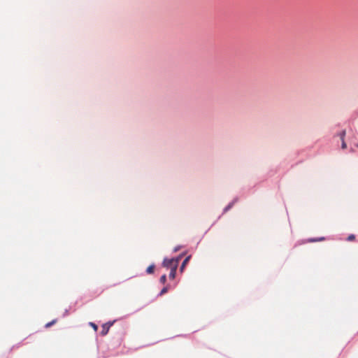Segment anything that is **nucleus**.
Returning a JSON list of instances; mask_svg holds the SVG:
<instances>
[{"label": "nucleus", "instance_id": "6e6552de", "mask_svg": "<svg viewBox=\"0 0 358 358\" xmlns=\"http://www.w3.org/2000/svg\"><path fill=\"white\" fill-rule=\"evenodd\" d=\"M168 289H169V287L166 286V287H164L160 292V294L159 295H163L165 293H166L168 292Z\"/></svg>", "mask_w": 358, "mask_h": 358}, {"label": "nucleus", "instance_id": "ddd939ff", "mask_svg": "<svg viewBox=\"0 0 358 358\" xmlns=\"http://www.w3.org/2000/svg\"><path fill=\"white\" fill-rule=\"evenodd\" d=\"M178 250H179V248H178V247H176V248L174 249V251H175V252H177Z\"/></svg>", "mask_w": 358, "mask_h": 358}, {"label": "nucleus", "instance_id": "4468645a", "mask_svg": "<svg viewBox=\"0 0 358 358\" xmlns=\"http://www.w3.org/2000/svg\"><path fill=\"white\" fill-rule=\"evenodd\" d=\"M357 147H358V144H357Z\"/></svg>", "mask_w": 358, "mask_h": 358}, {"label": "nucleus", "instance_id": "39448f33", "mask_svg": "<svg viewBox=\"0 0 358 358\" xmlns=\"http://www.w3.org/2000/svg\"><path fill=\"white\" fill-rule=\"evenodd\" d=\"M176 270L177 269H172V270H170V273H169V278L170 279H172L173 280L176 277Z\"/></svg>", "mask_w": 358, "mask_h": 358}, {"label": "nucleus", "instance_id": "f257e3e1", "mask_svg": "<svg viewBox=\"0 0 358 358\" xmlns=\"http://www.w3.org/2000/svg\"><path fill=\"white\" fill-rule=\"evenodd\" d=\"M179 258L175 259H166L165 258L163 261L162 265L164 267L172 270V269H177L178 263H179Z\"/></svg>", "mask_w": 358, "mask_h": 358}, {"label": "nucleus", "instance_id": "0eeeda50", "mask_svg": "<svg viewBox=\"0 0 358 358\" xmlns=\"http://www.w3.org/2000/svg\"><path fill=\"white\" fill-rule=\"evenodd\" d=\"M159 281L161 283L164 284L166 281V275L165 274L162 275L159 279Z\"/></svg>", "mask_w": 358, "mask_h": 358}, {"label": "nucleus", "instance_id": "20e7f679", "mask_svg": "<svg viewBox=\"0 0 358 358\" xmlns=\"http://www.w3.org/2000/svg\"><path fill=\"white\" fill-rule=\"evenodd\" d=\"M154 271H155V265L154 264H152V265H150L147 269H146V272L148 273V274H152L154 273Z\"/></svg>", "mask_w": 358, "mask_h": 358}, {"label": "nucleus", "instance_id": "7ed1b4c3", "mask_svg": "<svg viewBox=\"0 0 358 358\" xmlns=\"http://www.w3.org/2000/svg\"><path fill=\"white\" fill-rule=\"evenodd\" d=\"M189 259H190V256H189V257H186V258L185 259V260L183 261V262L182 263V265H181V266H180V271H183L184 268L185 267L186 264H187V262H189Z\"/></svg>", "mask_w": 358, "mask_h": 358}, {"label": "nucleus", "instance_id": "1a4fd4ad", "mask_svg": "<svg viewBox=\"0 0 358 358\" xmlns=\"http://www.w3.org/2000/svg\"><path fill=\"white\" fill-rule=\"evenodd\" d=\"M90 325L93 328V329H94L95 331H97V329H98V326H97L96 324H94V323H93V322H90Z\"/></svg>", "mask_w": 358, "mask_h": 358}, {"label": "nucleus", "instance_id": "9d476101", "mask_svg": "<svg viewBox=\"0 0 358 358\" xmlns=\"http://www.w3.org/2000/svg\"><path fill=\"white\" fill-rule=\"evenodd\" d=\"M345 136V131L344 130L340 134V137H341V139L342 141H343Z\"/></svg>", "mask_w": 358, "mask_h": 358}, {"label": "nucleus", "instance_id": "f03ea898", "mask_svg": "<svg viewBox=\"0 0 358 358\" xmlns=\"http://www.w3.org/2000/svg\"><path fill=\"white\" fill-rule=\"evenodd\" d=\"M114 324V321L113 322H106L105 324H103L102 326H101V336H106L108 333V331L110 328L111 326H113V324Z\"/></svg>", "mask_w": 358, "mask_h": 358}, {"label": "nucleus", "instance_id": "423d86ee", "mask_svg": "<svg viewBox=\"0 0 358 358\" xmlns=\"http://www.w3.org/2000/svg\"><path fill=\"white\" fill-rule=\"evenodd\" d=\"M57 322V320H53L52 321L47 323L45 327V328H49L52 325L55 324V323Z\"/></svg>", "mask_w": 358, "mask_h": 358}, {"label": "nucleus", "instance_id": "f8f14e48", "mask_svg": "<svg viewBox=\"0 0 358 358\" xmlns=\"http://www.w3.org/2000/svg\"><path fill=\"white\" fill-rule=\"evenodd\" d=\"M346 147H347L346 143H345V141L343 140V141H342L341 148H342L343 149H345V148H346Z\"/></svg>", "mask_w": 358, "mask_h": 358}, {"label": "nucleus", "instance_id": "9b49d317", "mask_svg": "<svg viewBox=\"0 0 358 358\" xmlns=\"http://www.w3.org/2000/svg\"><path fill=\"white\" fill-rule=\"evenodd\" d=\"M355 238V236L353 234H351L348 236V241H353Z\"/></svg>", "mask_w": 358, "mask_h": 358}]
</instances>
